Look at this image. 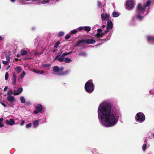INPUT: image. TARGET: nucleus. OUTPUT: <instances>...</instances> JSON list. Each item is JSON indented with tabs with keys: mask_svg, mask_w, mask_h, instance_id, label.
<instances>
[{
	"mask_svg": "<svg viewBox=\"0 0 154 154\" xmlns=\"http://www.w3.org/2000/svg\"><path fill=\"white\" fill-rule=\"evenodd\" d=\"M64 34V32H60L57 35V36L59 37H60L63 36Z\"/></svg>",
	"mask_w": 154,
	"mask_h": 154,
	"instance_id": "obj_30",
	"label": "nucleus"
},
{
	"mask_svg": "<svg viewBox=\"0 0 154 154\" xmlns=\"http://www.w3.org/2000/svg\"><path fill=\"white\" fill-rule=\"evenodd\" d=\"M101 16L102 20L103 21L108 20L109 19V16L107 14L103 13L101 14Z\"/></svg>",
	"mask_w": 154,
	"mask_h": 154,
	"instance_id": "obj_8",
	"label": "nucleus"
},
{
	"mask_svg": "<svg viewBox=\"0 0 154 154\" xmlns=\"http://www.w3.org/2000/svg\"><path fill=\"white\" fill-rule=\"evenodd\" d=\"M32 125L33 128H36L38 127L39 125V121L38 120H35L33 122Z\"/></svg>",
	"mask_w": 154,
	"mask_h": 154,
	"instance_id": "obj_19",
	"label": "nucleus"
},
{
	"mask_svg": "<svg viewBox=\"0 0 154 154\" xmlns=\"http://www.w3.org/2000/svg\"><path fill=\"white\" fill-rule=\"evenodd\" d=\"M78 31H80L82 30H84V26H80L77 29Z\"/></svg>",
	"mask_w": 154,
	"mask_h": 154,
	"instance_id": "obj_35",
	"label": "nucleus"
},
{
	"mask_svg": "<svg viewBox=\"0 0 154 154\" xmlns=\"http://www.w3.org/2000/svg\"><path fill=\"white\" fill-rule=\"evenodd\" d=\"M70 71L69 70H67L65 71L64 72H60L58 73L59 75L62 76L65 75H66L68 74L69 73Z\"/></svg>",
	"mask_w": 154,
	"mask_h": 154,
	"instance_id": "obj_21",
	"label": "nucleus"
},
{
	"mask_svg": "<svg viewBox=\"0 0 154 154\" xmlns=\"http://www.w3.org/2000/svg\"><path fill=\"white\" fill-rule=\"evenodd\" d=\"M146 143L147 142H145L144 144L142 146V149L144 151H145L146 148Z\"/></svg>",
	"mask_w": 154,
	"mask_h": 154,
	"instance_id": "obj_34",
	"label": "nucleus"
},
{
	"mask_svg": "<svg viewBox=\"0 0 154 154\" xmlns=\"http://www.w3.org/2000/svg\"><path fill=\"white\" fill-rule=\"evenodd\" d=\"M25 74H26L25 72L24 71H23L22 72L21 75H20V78H18L19 81H20V79H22L24 77V76L25 75Z\"/></svg>",
	"mask_w": 154,
	"mask_h": 154,
	"instance_id": "obj_29",
	"label": "nucleus"
},
{
	"mask_svg": "<svg viewBox=\"0 0 154 154\" xmlns=\"http://www.w3.org/2000/svg\"><path fill=\"white\" fill-rule=\"evenodd\" d=\"M2 62L3 64L5 65H7L8 64V61H7L3 60Z\"/></svg>",
	"mask_w": 154,
	"mask_h": 154,
	"instance_id": "obj_44",
	"label": "nucleus"
},
{
	"mask_svg": "<svg viewBox=\"0 0 154 154\" xmlns=\"http://www.w3.org/2000/svg\"><path fill=\"white\" fill-rule=\"evenodd\" d=\"M34 112L35 114H37L38 113H39V112H38V111L37 110H34Z\"/></svg>",
	"mask_w": 154,
	"mask_h": 154,
	"instance_id": "obj_50",
	"label": "nucleus"
},
{
	"mask_svg": "<svg viewBox=\"0 0 154 154\" xmlns=\"http://www.w3.org/2000/svg\"><path fill=\"white\" fill-rule=\"evenodd\" d=\"M72 60L69 58H65L64 59V62L65 63H69L71 62Z\"/></svg>",
	"mask_w": 154,
	"mask_h": 154,
	"instance_id": "obj_26",
	"label": "nucleus"
},
{
	"mask_svg": "<svg viewBox=\"0 0 154 154\" xmlns=\"http://www.w3.org/2000/svg\"><path fill=\"white\" fill-rule=\"evenodd\" d=\"M44 73V71L43 70H42L40 72H39V73L40 74H42Z\"/></svg>",
	"mask_w": 154,
	"mask_h": 154,
	"instance_id": "obj_52",
	"label": "nucleus"
},
{
	"mask_svg": "<svg viewBox=\"0 0 154 154\" xmlns=\"http://www.w3.org/2000/svg\"><path fill=\"white\" fill-rule=\"evenodd\" d=\"M136 121L139 123L143 122L145 119L144 115L142 112L137 113L135 116Z\"/></svg>",
	"mask_w": 154,
	"mask_h": 154,
	"instance_id": "obj_4",
	"label": "nucleus"
},
{
	"mask_svg": "<svg viewBox=\"0 0 154 154\" xmlns=\"http://www.w3.org/2000/svg\"><path fill=\"white\" fill-rule=\"evenodd\" d=\"M97 112L100 124L105 127L114 126L122 116L119 108L113 106L108 100L103 101L99 105Z\"/></svg>",
	"mask_w": 154,
	"mask_h": 154,
	"instance_id": "obj_1",
	"label": "nucleus"
},
{
	"mask_svg": "<svg viewBox=\"0 0 154 154\" xmlns=\"http://www.w3.org/2000/svg\"><path fill=\"white\" fill-rule=\"evenodd\" d=\"M111 34H109V35H108V36L107 38L109 37V38H108V39H108H109V38L111 37Z\"/></svg>",
	"mask_w": 154,
	"mask_h": 154,
	"instance_id": "obj_57",
	"label": "nucleus"
},
{
	"mask_svg": "<svg viewBox=\"0 0 154 154\" xmlns=\"http://www.w3.org/2000/svg\"><path fill=\"white\" fill-rule=\"evenodd\" d=\"M56 60H58V58H56V56L55 57V58H54V59L53 60V61H54Z\"/></svg>",
	"mask_w": 154,
	"mask_h": 154,
	"instance_id": "obj_56",
	"label": "nucleus"
},
{
	"mask_svg": "<svg viewBox=\"0 0 154 154\" xmlns=\"http://www.w3.org/2000/svg\"><path fill=\"white\" fill-rule=\"evenodd\" d=\"M148 42L149 43H154V36L149 35L147 36Z\"/></svg>",
	"mask_w": 154,
	"mask_h": 154,
	"instance_id": "obj_15",
	"label": "nucleus"
},
{
	"mask_svg": "<svg viewBox=\"0 0 154 154\" xmlns=\"http://www.w3.org/2000/svg\"><path fill=\"white\" fill-rule=\"evenodd\" d=\"M31 3H24V4H31Z\"/></svg>",
	"mask_w": 154,
	"mask_h": 154,
	"instance_id": "obj_61",
	"label": "nucleus"
},
{
	"mask_svg": "<svg viewBox=\"0 0 154 154\" xmlns=\"http://www.w3.org/2000/svg\"><path fill=\"white\" fill-rule=\"evenodd\" d=\"M66 55L65 53L63 54L61 53H59L57 54L56 56V58H58V60L61 62H64V59H65V57Z\"/></svg>",
	"mask_w": 154,
	"mask_h": 154,
	"instance_id": "obj_6",
	"label": "nucleus"
},
{
	"mask_svg": "<svg viewBox=\"0 0 154 154\" xmlns=\"http://www.w3.org/2000/svg\"><path fill=\"white\" fill-rule=\"evenodd\" d=\"M93 154H102L98 152V151L96 149H93L91 151Z\"/></svg>",
	"mask_w": 154,
	"mask_h": 154,
	"instance_id": "obj_28",
	"label": "nucleus"
},
{
	"mask_svg": "<svg viewBox=\"0 0 154 154\" xmlns=\"http://www.w3.org/2000/svg\"><path fill=\"white\" fill-rule=\"evenodd\" d=\"M60 44V42L58 41L54 45V47L55 48H58V46Z\"/></svg>",
	"mask_w": 154,
	"mask_h": 154,
	"instance_id": "obj_36",
	"label": "nucleus"
},
{
	"mask_svg": "<svg viewBox=\"0 0 154 154\" xmlns=\"http://www.w3.org/2000/svg\"><path fill=\"white\" fill-rule=\"evenodd\" d=\"M151 3V1L149 0L143 5L140 3L137 5L136 7V15L135 17L133 18L131 24H133L134 22H136L137 20L141 21L143 20L144 17L148 14L149 11V6Z\"/></svg>",
	"mask_w": 154,
	"mask_h": 154,
	"instance_id": "obj_2",
	"label": "nucleus"
},
{
	"mask_svg": "<svg viewBox=\"0 0 154 154\" xmlns=\"http://www.w3.org/2000/svg\"><path fill=\"white\" fill-rule=\"evenodd\" d=\"M91 30V27L89 26H84V30L88 32H89Z\"/></svg>",
	"mask_w": 154,
	"mask_h": 154,
	"instance_id": "obj_23",
	"label": "nucleus"
},
{
	"mask_svg": "<svg viewBox=\"0 0 154 154\" xmlns=\"http://www.w3.org/2000/svg\"><path fill=\"white\" fill-rule=\"evenodd\" d=\"M6 59L7 60H8V61H9L10 60V56L9 55H8L6 57Z\"/></svg>",
	"mask_w": 154,
	"mask_h": 154,
	"instance_id": "obj_49",
	"label": "nucleus"
},
{
	"mask_svg": "<svg viewBox=\"0 0 154 154\" xmlns=\"http://www.w3.org/2000/svg\"><path fill=\"white\" fill-rule=\"evenodd\" d=\"M8 72H6L5 74V79L7 80L8 79Z\"/></svg>",
	"mask_w": 154,
	"mask_h": 154,
	"instance_id": "obj_40",
	"label": "nucleus"
},
{
	"mask_svg": "<svg viewBox=\"0 0 154 154\" xmlns=\"http://www.w3.org/2000/svg\"><path fill=\"white\" fill-rule=\"evenodd\" d=\"M16 0H11V2H14Z\"/></svg>",
	"mask_w": 154,
	"mask_h": 154,
	"instance_id": "obj_59",
	"label": "nucleus"
},
{
	"mask_svg": "<svg viewBox=\"0 0 154 154\" xmlns=\"http://www.w3.org/2000/svg\"><path fill=\"white\" fill-rule=\"evenodd\" d=\"M50 65V64H44L43 66L44 67L48 68V69H49Z\"/></svg>",
	"mask_w": 154,
	"mask_h": 154,
	"instance_id": "obj_38",
	"label": "nucleus"
},
{
	"mask_svg": "<svg viewBox=\"0 0 154 154\" xmlns=\"http://www.w3.org/2000/svg\"><path fill=\"white\" fill-rule=\"evenodd\" d=\"M134 3L131 1H128L126 2V8L128 10H131L134 8Z\"/></svg>",
	"mask_w": 154,
	"mask_h": 154,
	"instance_id": "obj_7",
	"label": "nucleus"
},
{
	"mask_svg": "<svg viewBox=\"0 0 154 154\" xmlns=\"http://www.w3.org/2000/svg\"><path fill=\"white\" fill-rule=\"evenodd\" d=\"M0 103H1V104L3 106H4L5 107H6L7 106L6 104L5 103V102L0 101Z\"/></svg>",
	"mask_w": 154,
	"mask_h": 154,
	"instance_id": "obj_43",
	"label": "nucleus"
},
{
	"mask_svg": "<svg viewBox=\"0 0 154 154\" xmlns=\"http://www.w3.org/2000/svg\"><path fill=\"white\" fill-rule=\"evenodd\" d=\"M8 88V86H5L4 89V91H6L7 90V89Z\"/></svg>",
	"mask_w": 154,
	"mask_h": 154,
	"instance_id": "obj_54",
	"label": "nucleus"
},
{
	"mask_svg": "<svg viewBox=\"0 0 154 154\" xmlns=\"http://www.w3.org/2000/svg\"><path fill=\"white\" fill-rule=\"evenodd\" d=\"M85 87L86 91L89 93H91L94 91V85L92 80H89L85 84Z\"/></svg>",
	"mask_w": 154,
	"mask_h": 154,
	"instance_id": "obj_3",
	"label": "nucleus"
},
{
	"mask_svg": "<svg viewBox=\"0 0 154 154\" xmlns=\"http://www.w3.org/2000/svg\"><path fill=\"white\" fill-rule=\"evenodd\" d=\"M78 32V30H77V29H75L72 30H71L70 32V34H75L77 33Z\"/></svg>",
	"mask_w": 154,
	"mask_h": 154,
	"instance_id": "obj_31",
	"label": "nucleus"
},
{
	"mask_svg": "<svg viewBox=\"0 0 154 154\" xmlns=\"http://www.w3.org/2000/svg\"><path fill=\"white\" fill-rule=\"evenodd\" d=\"M53 72H52V74L55 75H59L58 73L60 72H59V67L57 66H54L53 67Z\"/></svg>",
	"mask_w": 154,
	"mask_h": 154,
	"instance_id": "obj_10",
	"label": "nucleus"
},
{
	"mask_svg": "<svg viewBox=\"0 0 154 154\" xmlns=\"http://www.w3.org/2000/svg\"><path fill=\"white\" fill-rule=\"evenodd\" d=\"M23 91V88L20 87L17 90H14L13 92L14 95L15 96L17 95L21 94Z\"/></svg>",
	"mask_w": 154,
	"mask_h": 154,
	"instance_id": "obj_11",
	"label": "nucleus"
},
{
	"mask_svg": "<svg viewBox=\"0 0 154 154\" xmlns=\"http://www.w3.org/2000/svg\"><path fill=\"white\" fill-rule=\"evenodd\" d=\"M34 45H36L38 44V40L37 38H35V39Z\"/></svg>",
	"mask_w": 154,
	"mask_h": 154,
	"instance_id": "obj_42",
	"label": "nucleus"
},
{
	"mask_svg": "<svg viewBox=\"0 0 154 154\" xmlns=\"http://www.w3.org/2000/svg\"><path fill=\"white\" fill-rule=\"evenodd\" d=\"M50 1V0H43L42 1H41L40 2H39V3L37 2V4L39 5L41 4H45L48 3Z\"/></svg>",
	"mask_w": 154,
	"mask_h": 154,
	"instance_id": "obj_22",
	"label": "nucleus"
},
{
	"mask_svg": "<svg viewBox=\"0 0 154 154\" xmlns=\"http://www.w3.org/2000/svg\"><path fill=\"white\" fill-rule=\"evenodd\" d=\"M105 27V26L104 25H103L102 26V28H104Z\"/></svg>",
	"mask_w": 154,
	"mask_h": 154,
	"instance_id": "obj_60",
	"label": "nucleus"
},
{
	"mask_svg": "<svg viewBox=\"0 0 154 154\" xmlns=\"http://www.w3.org/2000/svg\"><path fill=\"white\" fill-rule=\"evenodd\" d=\"M72 53V51H71L69 52L65 53V54H66V56H67V55H68L71 54Z\"/></svg>",
	"mask_w": 154,
	"mask_h": 154,
	"instance_id": "obj_48",
	"label": "nucleus"
},
{
	"mask_svg": "<svg viewBox=\"0 0 154 154\" xmlns=\"http://www.w3.org/2000/svg\"><path fill=\"white\" fill-rule=\"evenodd\" d=\"M20 99L21 103H25L26 100L24 97L21 96L20 98Z\"/></svg>",
	"mask_w": 154,
	"mask_h": 154,
	"instance_id": "obj_27",
	"label": "nucleus"
},
{
	"mask_svg": "<svg viewBox=\"0 0 154 154\" xmlns=\"http://www.w3.org/2000/svg\"><path fill=\"white\" fill-rule=\"evenodd\" d=\"M45 122H46V119H45V121H44L43 122V123H45Z\"/></svg>",
	"mask_w": 154,
	"mask_h": 154,
	"instance_id": "obj_63",
	"label": "nucleus"
},
{
	"mask_svg": "<svg viewBox=\"0 0 154 154\" xmlns=\"http://www.w3.org/2000/svg\"><path fill=\"white\" fill-rule=\"evenodd\" d=\"M64 70V68L63 67H61L60 68H59V72H63L62 71Z\"/></svg>",
	"mask_w": 154,
	"mask_h": 154,
	"instance_id": "obj_46",
	"label": "nucleus"
},
{
	"mask_svg": "<svg viewBox=\"0 0 154 154\" xmlns=\"http://www.w3.org/2000/svg\"><path fill=\"white\" fill-rule=\"evenodd\" d=\"M70 35L69 34H67L65 36V39H68L70 38Z\"/></svg>",
	"mask_w": 154,
	"mask_h": 154,
	"instance_id": "obj_41",
	"label": "nucleus"
},
{
	"mask_svg": "<svg viewBox=\"0 0 154 154\" xmlns=\"http://www.w3.org/2000/svg\"><path fill=\"white\" fill-rule=\"evenodd\" d=\"M29 51V50L28 48H24L21 50L20 52V54L22 56L26 55Z\"/></svg>",
	"mask_w": 154,
	"mask_h": 154,
	"instance_id": "obj_12",
	"label": "nucleus"
},
{
	"mask_svg": "<svg viewBox=\"0 0 154 154\" xmlns=\"http://www.w3.org/2000/svg\"><path fill=\"white\" fill-rule=\"evenodd\" d=\"M4 125H3V124L1 123L0 122V128H2L3 127H4Z\"/></svg>",
	"mask_w": 154,
	"mask_h": 154,
	"instance_id": "obj_53",
	"label": "nucleus"
},
{
	"mask_svg": "<svg viewBox=\"0 0 154 154\" xmlns=\"http://www.w3.org/2000/svg\"><path fill=\"white\" fill-rule=\"evenodd\" d=\"M112 23L111 21H109L107 24V29L106 30L104 31V33H106L108 32L109 29H112Z\"/></svg>",
	"mask_w": 154,
	"mask_h": 154,
	"instance_id": "obj_9",
	"label": "nucleus"
},
{
	"mask_svg": "<svg viewBox=\"0 0 154 154\" xmlns=\"http://www.w3.org/2000/svg\"><path fill=\"white\" fill-rule=\"evenodd\" d=\"M13 93V90L10 89L8 91L7 94L8 96H10L12 95Z\"/></svg>",
	"mask_w": 154,
	"mask_h": 154,
	"instance_id": "obj_32",
	"label": "nucleus"
},
{
	"mask_svg": "<svg viewBox=\"0 0 154 154\" xmlns=\"http://www.w3.org/2000/svg\"><path fill=\"white\" fill-rule=\"evenodd\" d=\"M36 109L38 112H41L43 109L42 106L41 104H38L36 106Z\"/></svg>",
	"mask_w": 154,
	"mask_h": 154,
	"instance_id": "obj_18",
	"label": "nucleus"
},
{
	"mask_svg": "<svg viewBox=\"0 0 154 154\" xmlns=\"http://www.w3.org/2000/svg\"><path fill=\"white\" fill-rule=\"evenodd\" d=\"M19 54H18L17 55V57H19Z\"/></svg>",
	"mask_w": 154,
	"mask_h": 154,
	"instance_id": "obj_64",
	"label": "nucleus"
},
{
	"mask_svg": "<svg viewBox=\"0 0 154 154\" xmlns=\"http://www.w3.org/2000/svg\"><path fill=\"white\" fill-rule=\"evenodd\" d=\"M79 55L83 57H86L87 56V54L85 52H81L79 54Z\"/></svg>",
	"mask_w": 154,
	"mask_h": 154,
	"instance_id": "obj_24",
	"label": "nucleus"
},
{
	"mask_svg": "<svg viewBox=\"0 0 154 154\" xmlns=\"http://www.w3.org/2000/svg\"><path fill=\"white\" fill-rule=\"evenodd\" d=\"M25 123V121L24 120H23L22 121L21 123H20V125L21 126H23L24 125V124Z\"/></svg>",
	"mask_w": 154,
	"mask_h": 154,
	"instance_id": "obj_47",
	"label": "nucleus"
},
{
	"mask_svg": "<svg viewBox=\"0 0 154 154\" xmlns=\"http://www.w3.org/2000/svg\"><path fill=\"white\" fill-rule=\"evenodd\" d=\"M6 123L10 125H13L15 124V121L12 119H11L9 120H6Z\"/></svg>",
	"mask_w": 154,
	"mask_h": 154,
	"instance_id": "obj_14",
	"label": "nucleus"
},
{
	"mask_svg": "<svg viewBox=\"0 0 154 154\" xmlns=\"http://www.w3.org/2000/svg\"><path fill=\"white\" fill-rule=\"evenodd\" d=\"M2 39H3L2 37V36H0V41L2 40Z\"/></svg>",
	"mask_w": 154,
	"mask_h": 154,
	"instance_id": "obj_58",
	"label": "nucleus"
},
{
	"mask_svg": "<svg viewBox=\"0 0 154 154\" xmlns=\"http://www.w3.org/2000/svg\"><path fill=\"white\" fill-rule=\"evenodd\" d=\"M17 78V76L14 73L12 81V83L14 85H15L16 84Z\"/></svg>",
	"mask_w": 154,
	"mask_h": 154,
	"instance_id": "obj_17",
	"label": "nucleus"
},
{
	"mask_svg": "<svg viewBox=\"0 0 154 154\" xmlns=\"http://www.w3.org/2000/svg\"><path fill=\"white\" fill-rule=\"evenodd\" d=\"M43 51H42V52L39 53L37 51H33V53L35 55V56H39L42 54L43 53Z\"/></svg>",
	"mask_w": 154,
	"mask_h": 154,
	"instance_id": "obj_25",
	"label": "nucleus"
},
{
	"mask_svg": "<svg viewBox=\"0 0 154 154\" xmlns=\"http://www.w3.org/2000/svg\"><path fill=\"white\" fill-rule=\"evenodd\" d=\"M7 100L9 102H13L15 100V98L14 96H8L7 97Z\"/></svg>",
	"mask_w": 154,
	"mask_h": 154,
	"instance_id": "obj_16",
	"label": "nucleus"
},
{
	"mask_svg": "<svg viewBox=\"0 0 154 154\" xmlns=\"http://www.w3.org/2000/svg\"><path fill=\"white\" fill-rule=\"evenodd\" d=\"M41 0H32L33 2H35L34 3L35 4V3L37 4V2L39 3V2H41Z\"/></svg>",
	"mask_w": 154,
	"mask_h": 154,
	"instance_id": "obj_45",
	"label": "nucleus"
},
{
	"mask_svg": "<svg viewBox=\"0 0 154 154\" xmlns=\"http://www.w3.org/2000/svg\"><path fill=\"white\" fill-rule=\"evenodd\" d=\"M33 72L37 73H39V71L38 70H36L35 69H34L33 70Z\"/></svg>",
	"mask_w": 154,
	"mask_h": 154,
	"instance_id": "obj_51",
	"label": "nucleus"
},
{
	"mask_svg": "<svg viewBox=\"0 0 154 154\" xmlns=\"http://www.w3.org/2000/svg\"><path fill=\"white\" fill-rule=\"evenodd\" d=\"M60 0H54V1H55L56 2H57L59 1Z\"/></svg>",
	"mask_w": 154,
	"mask_h": 154,
	"instance_id": "obj_62",
	"label": "nucleus"
},
{
	"mask_svg": "<svg viewBox=\"0 0 154 154\" xmlns=\"http://www.w3.org/2000/svg\"><path fill=\"white\" fill-rule=\"evenodd\" d=\"M96 41L92 38L87 39H85L79 40L77 45V46H79L81 43H84L85 42L88 44L94 43Z\"/></svg>",
	"mask_w": 154,
	"mask_h": 154,
	"instance_id": "obj_5",
	"label": "nucleus"
},
{
	"mask_svg": "<svg viewBox=\"0 0 154 154\" xmlns=\"http://www.w3.org/2000/svg\"><path fill=\"white\" fill-rule=\"evenodd\" d=\"M15 70L18 73H20L22 70V68L20 66H17L15 68Z\"/></svg>",
	"mask_w": 154,
	"mask_h": 154,
	"instance_id": "obj_20",
	"label": "nucleus"
},
{
	"mask_svg": "<svg viewBox=\"0 0 154 154\" xmlns=\"http://www.w3.org/2000/svg\"><path fill=\"white\" fill-rule=\"evenodd\" d=\"M3 119L2 118H0V122H2L3 121Z\"/></svg>",
	"mask_w": 154,
	"mask_h": 154,
	"instance_id": "obj_55",
	"label": "nucleus"
},
{
	"mask_svg": "<svg viewBox=\"0 0 154 154\" xmlns=\"http://www.w3.org/2000/svg\"><path fill=\"white\" fill-rule=\"evenodd\" d=\"M112 16L114 17H117L119 16V14L117 12H114L112 13Z\"/></svg>",
	"mask_w": 154,
	"mask_h": 154,
	"instance_id": "obj_33",
	"label": "nucleus"
},
{
	"mask_svg": "<svg viewBox=\"0 0 154 154\" xmlns=\"http://www.w3.org/2000/svg\"><path fill=\"white\" fill-rule=\"evenodd\" d=\"M97 31L98 33L97 34L95 35H94L95 36L97 37V38H101L103 35L104 34H105L104 33H100V32L102 31V29H98L97 30Z\"/></svg>",
	"mask_w": 154,
	"mask_h": 154,
	"instance_id": "obj_13",
	"label": "nucleus"
},
{
	"mask_svg": "<svg viewBox=\"0 0 154 154\" xmlns=\"http://www.w3.org/2000/svg\"><path fill=\"white\" fill-rule=\"evenodd\" d=\"M102 5L101 2L100 1H98L97 5L99 8H101Z\"/></svg>",
	"mask_w": 154,
	"mask_h": 154,
	"instance_id": "obj_39",
	"label": "nucleus"
},
{
	"mask_svg": "<svg viewBox=\"0 0 154 154\" xmlns=\"http://www.w3.org/2000/svg\"><path fill=\"white\" fill-rule=\"evenodd\" d=\"M32 126V124L31 123H29V124H27L26 125V128H29L31 127Z\"/></svg>",
	"mask_w": 154,
	"mask_h": 154,
	"instance_id": "obj_37",
	"label": "nucleus"
}]
</instances>
